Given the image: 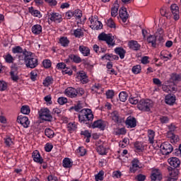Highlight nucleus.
Segmentation results:
<instances>
[{
    "label": "nucleus",
    "instance_id": "obj_48",
    "mask_svg": "<svg viewBox=\"0 0 181 181\" xmlns=\"http://www.w3.org/2000/svg\"><path fill=\"white\" fill-rule=\"evenodd\" d=\"M67 129L69 132H74L77 129V124L70 122L67 124Z\"/></svg>",
    "mask_w": 181,
    "mask_h": 181
},
{
    "label": "nucleus",
    "instance_id": "obj_3",
    "mask_svg": "<svg viewBox=\"0 0 181 181\" xmlns=\"http://www.w3.org/2000/svg\"><path fill=\"white\" fill-rule=\"evenodd\" d=\"M84 89L83 88L68 87L65 89L64 94L69 98H77V97H83L84 95Z\"/></svg>",
    "mask_w": 181,
    "mask_h": 181
},
{
    "label": "nucleus",
    "instance_id": "obj_34",
    "mask_svg": "<svg viewBox=\"0 0 181 181\" xmlns=\"http://www.w3.org/2000/svg\"><path fill=\"white\" fill-rule=\"evenodd\" d=\"M117 2L118 1H116L114 6L111 8V15L113 18H115V16L118 15V9H119V5Z\"/></svg>",
    "mask_w": 181,
    "mask_h": 181
},
{
    "label": "nucleus",
    "instance_id": "obj_64",
    "mask_svg": "<svg viewBox=\"0 0 181 181\" xmlns=\"http://www.w3.org/2000/svg\"><path fill=\"white\" fill-rule=\"evenodd\" d=\"M47 181H59V178L54 175H49L47 176Z\"/></svg>",
    "mask_w": 181,
    "mask_h": 181
},
{
    "label": "nucleus",
    "instance_id": "obj_56",
    "mask_svg": "<svg viewBox=\"0 0 181 181\" xmlns=\"http://www.w3.org/2000/svg\"><path fill=\"white\" fill-rule=\"evenodd\" d=\"M106 98L109 100L114 98L115 92L112 90H108L105 93Z\"/></svg>",
    "mask_w": 181,
    "mask_h": 181
},
{
    "label": "nucleus",
    "instance_id": "obj_29",
    "mask_svg": "<svg viewBox=\"0 0 181 181\" xmlns=\"http://www.w3.org/2000/svg\"><path fill=\"white\" fill-rule=\"evenodd\" d=\"M115 53L119 56L120 59H124L127 51L122 47H116L115 49Z\"/></svg>",
    "mask_w": 181,
    "mask_h": 181
},
{
    "label": "nucleus",
    "instance_id": "obj_59",
    "mask_svg": "<svg viewBox=\"0 0 181 181\" xmlns=\"http://www.w3.org/2000/svg\"><path fill=\"white\" fill-rule=\"evenodd\" d=\"M30 79L32 81H36V78H37V71L33 70L30 73Z\"/></svg>",
    "mask_w": 181,
    "mask_h": 181
},
{
    "label": "nucleus",
    "instance_id": "obj_60",
    "mask_svg": "<svg viewBox=\"0 0 181 181\" xmlns=\"http://www.w3.org/2000/svg\"><path fill=\"white\" fill-rule=\"evenodd\" d=\"M159 120L161 124H168L170 119L168 116H160Z\"/></svg>",
    "mask_w": 181,
    "mask_h": 181
},
{
    "label": "nucleus",
    "instance_id": "obj_30",
    "mask_svg": "<svg viewBox=\"0 0 181 181\" xmlns=\"http://www.w3.org/2000/svg\"><path fill=\"white\" fill-rule=\"evenodd\" d=\"M69 57L73 63H76V64H79V63H81L83 62V59H81V57L77 54H71L69 55Z\"/></svg>",
    "mask_w": 181,
    "mask_h": 181
},
{
    "label": "nucleus",
    "instance_id": "obj_38",
    "mask_svg": "<svg viewBox=\"0 0 181 181\" xmlns=\"http://www.w3.org/2000/svg\"><path fill=\"white\" fill-rule=\"evenodd\" d=\"M170 78L173 81V83H179L181 81V74L173 73L170 75Z\"/></svg>",
    "mask_w": 181,
    "mask_h": 181
},
{
    "label": "nucleus",
    "instance_id": "obj_7",
    "mask_svg": "<svg viewBox=\"0 0 181 181\" xmlns=\"http://www.w3.org/2000/svg\"><path fill=\"white\" fill-rule=\"evenodd\" d=\"M89 21L90 23V28H91L93 30H101V29H103V23L98 21V16H91L89 18Z\"/></svg>",
    "mask_w": 181,
    "mask_h": 181
},
{
    "label": "nucleus",
    "instance_id": "obj_22",
    "mask_svg": "<svg viewBox=\"0 0 181 181\" xmlns=\"http://www.w3.org/2000/svg\"><path fill=\"white\" fill-rule=\"evenodd\" d=\"M110 117L115 124H121L122 122V117H119V112L117 110L110 114Z\"/></svg>",
    "mask_w": 181,
    "mask_h": 181
},
{
    "label": "nucleus",
    "instance_id": "obj_25",
    "mask_svg": "<svg viewBox=\"0 0 181 181\" xmlns=\"http://www.w3.org/2000/svg\"><path fill=\"white\" fill-rule=\"evenodd\" d=\"M165 103L168 105H173L176 103V96L173 94H168L165 97Z\"/></svg>",
    "mask_w": 181,
    "mask_h": 181
},
{
    "label": "nucleus",
    "instance_id": "obj_27",
    "mask_svg": "<svg viewBox=\"0 0 181 181\" xmlns=\"http://www.w3.org/2000/svg\"><path fill=\"white\" fill-rule=\"evenodd\" d=\"M128 46L129 49L135 52H138V50L141 49V45L138 43V41L136 40H130L128 43Z\"/></svg>",
    "mask_w": 181,
    "mask_h": 181
},
{
    "label": "nucleus",
    "instance_id": "obj_26",
    "mask_svg": "<svg viewBox=\"0 0 181 181\" xmlns=\"http://www.w3.org/2000/svg\"><path fill=\"white\" fill-rule=\"evenodd\" d=\"M78 50L84 57H88L90 54V49L88 47L80 45L78 47Z\"/></svg>",
    "mask_w": 181,
    "mask_h": 181
},
{
    "label": "nucleus",
    "instance_id": "obj_39",
    "mask_svg": "<svg viewBox=\"0 0 181 181\" xmlns=\"http://www.w3.org/2000/svg\"><path fill=\"white\" fill-rule=\"evenodd\" d=\"M148 142L153 144L155 142V132L152 129L148 130Z\"/></svg>",
    "mask_w": 181,
    "mask_h": 181
},
{
    "label": "nucleus",
    "instance_id": "obj_20",
    "mask_svg": "<svg viewBox=\"0 0 181 181\" xmlns=\"http://www.w3.org/2000/svg\"><path fill=\"white\" fill-rule=\"evenodd\" d=\"M77 78L80 80L82 84H87V83H88V76L84 71H81L77 73Z\"/></svg>",
    "mask_w": 181,
    "mask_h": 181
},
{
    "label": "nucleus",
    "instance_id": "obj_11",
    "mask_svg": "<svg viewBox=\"0 0 181 181\" xmlns=\"http://www.w3.org/2000/svg\"><path fill=\"white\" fill-rule=\"evenodd\" d=\"M150 177L152 181L162 180L163 177H162V173L160 172V170H159V169L152 170Z\"/></svg>",
    "mask_w": 181,
    "mask_h": 181
},
{
    "label": "nucleus",
    "instance_id": "obj_36",
    "mask_svg": "<svg viewBox=\"0 0 181 181\" xmlns=\"http://www.w3.org/2000/svg\"><path fill=\"white\" fill-rule=\"evenodd\" d=\"M29 13L35 18H42V13L39 10L35 9L33 7L29 8Z\"/></svg>",
    "mask_w": 181,
    "mask_h": 181
},
{
    "label": "nucleus",
    "instance_id": "obj_8",
    "mask_svg": "<svg viewBox=\"0 0 181 181\" xmlns=\"http://www.w3.org/2000/svg\"><path fill=\"white\" fill-rule=\"evenodd\" d=\"M160 148L163 155H169V153L173 152V146L168 141L163 143L160 145Z\"/></svg>",
    "mask_w": 181,
    "mask_h": 181
},
{
    "label": "nucleus",
    "instance_id": "obj_28",
    "mask_svg": "<svg viewBox=\"0 0 181 181\" xmlns=\"http://www.w3.org/2000/svg\"><path fill=\"white\" fill-rule=\"evenodd\" d=\"M3 139L6 148H11V146H13V145H15L13 138L11 137L10 136L7 135Z\"/></svg>",
    "mask_w": 181,
    "mask_h": 181
},
{
    "label": "nucleus",
    "instance_id": "obj_33",
    "mask_svg": "<svg viewBox=\"0 0 181 181\" xmlns=\"http://www.w3.org/2000/svg\"><path fill=\"white\" fill-rule=\"evenodd\" d=\"M5 62L8 64H13L15 62V57L12 56L10 53L6 54V55L3 56Z\"/></svg>",
    "mask_w": 181,
    "mask_h": 181
},
{
    "label": "nucleus",
    "instance_id": "obj_24",
    "mask_svg": "<svg viewBox=\"0 0 181 181\" xmlns=\"http://www.w3.org/2000/svg\"><path fill=\"white\" fill-rule=\"evenodd\" d=\"M168 163L172 166L174 168V169H177L179 166H180V160L176 157H172L168 159Z\"/></svg>",
    "mask_w": 181,
    "mask_h": 181
},
{
    "label": "nucleus",
    "instance_id": "obj_5",
    "mask_svg": "<svg viewBox=\"0 0 181 181\" xmlns=\"http://www.w3.org/2000/svg\"><path fill=\"white\" fill-rule=\"evenodd\" d=\"M98 39L102 42H106L108 47H114L115 46V41H114V38H112V35L111 34L101 33L98 35Z\"/></svg>",
    "mask_w": 181,
    "mask_h": 181
},
{
    "label": "nucleus",
    "instance_id": "obj_23",
    "mask_svg": "<svg viewBox=\"0 0 181 181\" xmlns=\"http://www.w3.org/2000/svg\"><path fill=\"white\" fill-rule=\"evenodd\" d=\"M119 16L122 19L123 23H125V22H127L128 18H129V15L128 14L126 8H122L119 11Z\"/></svg>",
    "mask_w": 181,
    "mask_h": 181
},
{
    "label": "nucleus",
    "instance_id": "obj_41",
    "mask_svg": "<svg viewBox=\"0 0 181 181\" xmlns=\"http://www.w3.org/2000/svg\"><path fill=\"white\" fill-rule=\"evenodd\" d=\"M53 78L52 76H47L45 79L43 81V86L45 87H49V86H51V84H53Z\"/></svg>",
    "mask_w": 181,
    "mask_h": 181
},
{
    "label": "nucleus",
    "instance_id": "obj_31",
    "mask_svg": "<svg viewBox=\"0 0 181 181\" xmlns=\"http://www.w3.org/2000/svg\"><path fill=\"white\" fill-rule=\"evenodd\" d=\"M42 31V25L39 24L34 25L31 28V32L33 33V35H40Z\"/></svg>",
    "mask_w": 181,
    "mask_h": 181
},
{
    "label": "nucleus",
    "instance_id": "obj_50",
    "mask_svg": "<svg viewBox=\"0 0 181 181\" xmlns=\"http://www.w3.org/2000/svg\"><path fill=\"white\" fill-rule=\"evenodd\" d=\"M81 16H83V12L80 9H76L74 11V17L75 19H81Z\"/></svg>",
    "mask_w": 181,
    "mask_h": 181
},
{
    "label": "nucleus",
    "instance_id": "obj_62",
    "mask_svg": "<svg viewBox=\"0 0 181 181\" xmlns=\"http://www.w3.org/2000/svg\"><path fill=\"white\" fill-rule=\"evenodd\" d=\"M57 103L59 105H64V104H66L67 103V99L64 97H60L58 98Z\"/></svg>",
    "mask_w": 181,
    "mask_h": 181
},
{
    "label": "nucleus",
    "instance_id": "obj_15",
    "mask_svg": "<svg viewBox=\"0 0 181 181\" xmlns=\"http://www.w3.org/2000/svg\"><path fill=\"white\" fill-rule=\"evenodd\" d=\"M136 118L129 116L125 120V125L127 128H135L136 127Z\"/></svg>",
    "mask_w": 181,
    "mask_h": 181
},
{
    "label": "nucleus",
    "instance_id": "obj_63",
    "mask_svg": "<svg viewBox=\"0 0 181 181\" xmlns=\"http://www.w3.org/2000/svg\"><path fill=\"white\" fill-rule=\"evenodd\" d=\"M52 149H53V144L52 143H47L45 146V152H52Z\"/></svg>",
    "mask_w": 181,
    "mask_h": 181
},
{
    "label": "nucleus",
    "instance_id": "obj_14",
    "mask_svg": "<svg viewBox=\"0 0 181 181\" xmlns=\"http://www.w3.org/2000/svg\"><path fill=\"white\" fill-rule=\"evenodd\" d=\"M139 165H141V162L138 158H134L132 160V166L129 168V172L131 173H135L138 169H141V167H139Z\"/></svg>",
    "mask_w": 181,
    "mask_h": 181
},
{
    "label": "nucleus",
    "instance_id": "obj_42",
    "mask_svg": "<svg viewBox=\"0 0 181 181\" xmlns=\"http://www.w3.org/2000/svg\"><path fill=\"white\" fill-rule=\"evenodd\" d=\"M134 148L138 152H142L144 149V143L141 141H136L134 143Z\"/></svg>",
    "mask_w": 181,
    "mask_h": 181
},
{
    "label": "nucleus",
    "instance_id": "obj_4",
    "mask_svg": "<svg viewBox=\"0 0 181 181\" xmlns=\"http://www.w3.org/2000/svg\"><path fill=\"white\" fill-rule=\"evenodd\" d=\"M153 107V102L149 99H141L137 105V108L143 112H149Z\"/></svg>",
    "mask_w": 181,
    "mask_h": 181
},
{
    "label": "nucleus",
    "instance_id": "obj_49",
    "mask_svg": "<svg viewBox=\"0 0 181 181\" xmlns=\"http://www.w3.org/2000/svg\"><path fill=\"white\" fill-rule=\"evenodd\" d=\"M95 180L96 181H103L104 180V171L100 170L99 173L95 175Z\"/></svg>",
    "mask_w": 181,
    "mask_h": 181
},
{
    "label": "nucleus",
    "instance_id": "obj_2",
    "mask_svg": "<svg viewBox=\"0 0 181 181\" xmlns=\"http://www.w3.org/2000/svg\"><path fill=\"white\" fill-rule=\"evenodd\" d=\"M94 119L93 110L89 108H84L81 110L78 114V121L81 124L86 125L88 128H91V124Z\"/></svg>",
    "mask_w": 181,
    "mask_h": 181
},
{
    "label": "nucleus",
    "instance_id": "obj_6",
    "mask_svg": "<svg viewBox=\"0 0 181 181\" xmlns=\"http://www.w3.org/2000/svg\"><path fill=\"white\" fill-rule=\"evenodd\" d=\"M38 114L40 119L42 121H47V122H52L53 121V116H52V113L47 107L40 110Z\"/></svg>",
    "mask_w": 181,
    "mask_h": 181
},
{
    "label": "nucleus",
    "instance_id": "obj_51",
    "mask_svg": "<svg viewBox=\"0 0 181 181\" xmlns=\"http://www.w3.org/2000/svg\"><path fill=\"white\" fill-rule=\"evenodd\" d=\"M115 135H125V134H127V129H125V127L117 129L115 131Z\"/></svg>",
    "mask_w": 181,
    "mask_h": 181
},
{
    "label": "nucleus",
    "instance_id": "obj_19",
    "mask_svg": "<svg viewBox=\"0 0 181 181\" xmlns=\"http://www.w3.org/2000/svg\"><path fill=\"white\" fill-rule=\"evenodd\" d=\"M165 35V31L162 28H158L156 33V36L157 37L158 45H162L165 42V39L163 36Z\"/></svg>",
    "mask_w": 181,
    "mask_h": 181
},
{
    "label": "nucleus",
    "instance_id": "obj_57",
    "mask_svg": "<svg viewBox=\"0 0 181 181\" xmlns=\"http://www.w3.org/2000/svg\"><path fill=\"white\" fill-rule=\"evenodd\" d=\"M8 88V83L5 81H0V91H5Z\"/></svg>",
    "mask_w": 181,
    "mask_h": 181
},
{
    "label": "nucleus",
    "instance_id": "obj_18",
    "mask_svg": "<svg viewBox=\"0 0 181 181\" xmlns=\"http://www.w3.org/2000/svg\"><path fill=\"white\" fill-rule=\"evenodd\" d=\"M179 176V169L174 168L169 171L168 181H177Z\"/></svg>",
    "mask_w": 181,
    "mask_h": 181
},
{
    "label": "nucleus",
    "instance_id": "obj_13",
    "mask_svg": "<svg viewBox=\"0 0 181 181\" xmlns=\"http://www.w3.org/2000/svg\"><path fill=\"white\" fill-rule=\"evenodd\" d=\"M90 128L95 129V128H99L102 131L105 129V122L103 119H98L90 124Z\"/></svg>",
    "mask_w": 181,
    "mask_h": 181
},
{
    "label": "nucleus",
    "instance_id": "obj_43",
    "mask_svg": "<svg viewBox=\"0 0 181 181\" xmlns=\"http://www.w3.org/2000/svg\"><path fill=\"white\" fill-rule=\"evenodd\" d=\"M119 98L122 103H125L128 98V93L125 91H122L119 94Z\"/></svg>",
    "mask_w": 181,
    "mask_h": 181
},
{
    "label": "nucleus",
    "instance_id": "obj_58",
    "mask_svg": "<svg viewBox=\"0 0 181 181\" xmlns=\"http://www.w3.org/2000/svg\"><path fill=\"white\" fill-rule=\"evenodd\" d=\"M11 78L13 81H18L19 80V76H18V74L16 72L10 71Z\"/></svg>",
    "mask_w": 181,
    "mask_h": 181
},
{
    "label": "nucleus",
    "instance_id": "obj_16",
    "mask_svg": "<svg viewBox=\"0 0 181 181\" xmlns=\"http://www.w3.org/2000/svg\"><path fill=\"white\" fill-rule=\"evenodd\" d=\"M147 42L151 45L152 47H154V49H156L157 46H162V45H160L159 41H158V37L156 35H149L147 37Z\"/></svg>",
    "mask_w": 181,
    "mask_h": 181
},
{
    "label": "nucleus",
    "instance_id": "obj_53",
    "mask_svg": "<svg viewBox=\"0 0 181 181\" xmlns=\"http://www.w3.org/2000/svg\"><path fill=\"white\" fill-rule=\"evenodd\" d=\"M42 66L45 67V69H50L52 67V61H50V59L43 60Z\"/></svg>",
    "mask_w": 181,
    "mask_h": 181
},
{
    "label": "nucleus",
    "instance_id": "obj_46",
    "mask_svg": "<svg viewBox=\"0 0 181 181\" xmlns=\"http://www.w3.org/2000/svg\"><path fill=\"white\" fill-rule=\"evenodd\" d=\"M83 108V105H81V103L80 101L78 102L76 105L71 107V110H74L76 112H81Z\"/></svg>",
    "mask_w": 181,
    "mask_h": 181
},
{
    "label": "nucleus",
    "instance_id": "obj_54",
    "mask_svg": "<svg viewBox=\"0 0 181 181\" xmlns=\"http://www.w3.org/2000/svg\"><path fill=\"white\" fill-rule=\"evenodd\" d=\"M160 12L161 16H165V18H167V19L170 18V14L168 13V11H166V8H162L161 9H160Z\"/></svg>",
    "mask_w": 181,
    "mask_h": 181
},
{
    "label": "nucleus",
    "instance_id": "obj_52",
    "mask_svg": "<svg viewBox=\"0 0 181 181\" xmlns=\"http://www.w3.org/2000/svg\"><path fill=\"white\" fill-rule=\"evenodd\" d=\"M141 70L142 69H141V65L134 66L132 69V71L134 74H139Z\"/></svg>",
    "mask_w": 181,
    "mask_h": 181
},
{
    "label": "nucleus",
    "instance_id": "obj_40",
    "mask_svg": "<svg viewBox=\"0 0 181 181\" xmlns=\"http://www.w3.org/2000/svg\"><path fill=\"white\" fill-rule=\"evenodd\" d=\"M59 43L61 46H63V47H67V46H69L70 44V40H69L67 37H62L59 39Z\"/></svg>",
    "mask_w": 181,
    "mask_h": 181
},
{
    "label": "nucleus",
    "instance_id": "obj_45",
    "mask_svg": "<svg viewBox=\"0 0 181 181\" xmlns=\"http://www.w3.org/2000/svg\"><path fill=\"white\" fill-rule=\"evenodd\" d=\"M106 25L108 26V28H110V29H115V28H117L115 22L111 18L106 21Z\"/></svg>",
    "mask_w": 181,
    "mask_h": 181
},
{
    "label": "nucleus",
    "instance_id": "obj_32",
    "mask_svg": "<svg viewBox=\"0 0 181 181\" xmlns=\"http://www.w3.org/2000/svg\"><path fill=\"white\" fill-rule=\"evenodd\" d=\"M62 166L66 169H69L73 166V160L71 158H65L62 161Z\"/></svg>",
    "mask_w": 181,
    "mask_h": 181
},
{
    "label": "nucleus",
    "instance_id": "obj_21",
    "mask_svg": "<svg viewBox=\"0 0 181 181\" xmlns=\"http://www.w3.org/2000/svg\"><path fill=\"white\" fill-rule=\"evenodd\" d=\"M32 158L34 160V162H36V163H40L42 165L43 163V158H42V156H40V153L37 150H35L32 153Z\"/></svg>",
    "mask_w": 181,
    "mask_h": 181
},
{
    "label": "nucleus",
    "instance_id": "obj_17",
    "mask_svg": "<svg viewBox=\"0 0 181 181\" xmlns=\"http://www.w3.org/2000/svg\"><path fill=\"white\" fill-rule=\"evenodd\" d=\"M171 13L173 15V19L175 21H179L180 16L179 15L180 12L179 11V6L177 4H172L170 6Z\"/></svg>",
    "mask_w": 181,
    "mask_h": 181
},
{
    "label": "nucleus",
    "instance_id": "obj_1",
    "mask_svg": "<svg viewBox=\"0 0 181 181\" xmlns=\"http://www.w3.org/2000/svg\"><path fill=\"white\" fill-rule=\"evenodd\" d=\"M20 62H24L28 69H36L39 66L37 57L32 52L28 51L25 55L20 56Z\"/></svg>",
    "mask_w": 181,
    "mask_h": 181
},
{
    "label": "nucleus",
    "instance_id": "obj_9",
    "mask_svg": "<svg viewBox=\"0 0 181 181\" xmlns=\"http://www.w3.org/2000/svg\"><path fill=\"white\" fill-rule=\"evenodd\" d=\"M13 54H18V60L21 62V56H25L29 51L26 49H24L21 46L13 47L11 49Z\"/></svg>",
    "mask_w": 181,
    "mask_h": 181
},
{
    "label": "nucleus",
    "instance_id": "obj_12",
    "mask_svg": "<svg viewBox=\"0 0 181 181\" xmlns=\"http://www.w3.org/2000/svg\"><path fill=\"white\" fill-rule=\"evenodd\" d=\"M17 122H18V124H21L22 127H23V128H29V125L30 124L29 118L24 115L18 116Z\"/></svg>",
    "mask_w": 181,
    "mask_h": 181
},
{
    "label": "nucleus",
    "instance_id": "obj_37",
    "mask_svg": "<svg viewBox=\"0 0 181 181\" xmlns=\"http://www.w3.org/2000/svg\"><path fill=\"white\" fill-rule=\"evenodd\" d=\"M73 35L74 36H75V37H78V39H80L84 37V31H83V29L81 28H77L74 30Z\"/></svg>",
    "mask_w": 181,
    "mask_h": 181
},
{
    "label": "nucleus",
    "instance_id": "obj_35",
    "mask_svg": "<svg viewBox=\"0 0 181 181\" xmlns=\"http://www.w3.org/2000/svg\"><path fill=\"white\" fill-rule=\"evenodd\" d=\"M45 135L47 138H49V139H52V138H54L56 136V134H54V131H53L52 129L47 127L45 129Z\"/></svg>",
    "mask_w": 181,
    "mask_h": 181
},
{
    "label": "nucleus",
    "instance_id": "obj_55",
    "mask_svg": "<svg viewBox=\"0 0 181 181\" xmlns=\"http://www.w3.org/2000/svg\"><path fill=\"white\" fill-rule=\"evenodd\" d=\"M129 103H130V104H132L133 105H136V104H139V100H138V98L136 97L131 96L129 98Z\"/></svg>",
    "mask_w": 181,
    "mask_h": 181
},
{
    "label": "nucleus",
    "instance_id": "obj_61",
    "mask_svg": "<svg viewBox=\"0 0 181 181\" xmlns=\"http://www.w3.org/2000/svg\"><path fill=\"white\" fill-rule=\"evenodd\" d=\"M100 88H101V85L100 83H95L91 88L93 94H94V93H98Z\"/></svg>",
    "mask_w": 181,
    "mask_h": 181
},
{
    "label": "nucleus",
    "instance_id": "obj_44",
    "mask_svg": "<svg viewBox=\"0 0 181 181\" xmlns=\"http://www.w3.org/2000/svg\"><path fill=\"white\" fill-rule=\"evenodd\" d=\"M97 152L99 155H107V148L104 146L100 145L96 148Z\"/></svg>",
    "mask_w": 181,
    "mask_h": 181
},
{
    "label": "nucleus",
    "instance_id": "obj_10",
    "mask_svg": "<svg viewBox=\"0 0 181 181\" xmlns=\"http://www.w3.org/2000/svg\"><path fill=\"white\" fill-rule=\"evenodd\" d=\"M48 20L55 23H60L63 21L61 14L56 12L48 13Z\"/></svg>",
    "mask_w": 181,
    "mask_h": 181
},
{
    "label": "nucleus",
    "instance_id": "obj_47",
    "mask_svg": "<svg viewBox=\"0 0 181 181\" xmlns=\"http://www.w3.org/2000/svg\"><path fill=\"white\" fill-rule=\"evenodd\" d=\"M21 112L24 115H28V114H30V107L28 105H23L21 107Z\"/></svg>",
    "mask_w": 181,
    "mask_h": 181
}]
</instances>
